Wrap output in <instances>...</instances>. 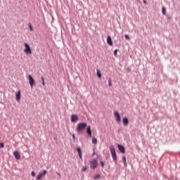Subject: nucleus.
Masks as SVG:
<instances>
[{
	"label": "nucleus",
	"instance_id": "1",
	"mask_svg": "<svg viewBox=\"0 0 180 180\" xmlns=\"http://www.w3.org/2000/svg\"><path fill=\"white\" fill-rule=\"evenodd\" d=\"M87 126H88V124H86V122L79 123L76 127L77 132L81 133V131H84V130L86 129Z\"/></svg>",
	"mask_w": 180,
	"mask_h": 180
},
{
	"label": "nucleus",
	"instance_id": "2",
	"mask_svg": "<svg viewBox=\"0 0 180 180\" xmlns=\"http://www.w3.org/2000/svg\"><path fill=\"white\" fill-rule=\"evenodd\" d=\"M110 151L113 159V161H115V162H117V156L116 155V149L115 148V146H110Z\"/></svg>",
	"mask_w": 180,
	"mask_h": 180
},
{
	"label": "nucleus",
	"instance_id": "3",
	"mask_svg": "<svg viewBox=\"0 0 180 180\" xmlns=\"http://www.w3.org/2000/svg\"><path fill=\"white\" fill-rule=\"evenodd\" d=\"M24 46H25L24 53H25L27 56L32 54V49H30V46H29L27 43H25Z\"/></svg>",
	"mask_w": 180,
	"mask_h": 180
},
{
	"label": "nucleus",
	"instance_id": "4",
	"mask_svg": "<svg viewBox=\"0 0 180 180\" xmlns=\"http://www.w3.org/2000/svg\"><path fill=\"white\" fill-rule=\"evenodd\" d=\"M98 167V160L96 159H94L90 161V168L91 169H95Z\"/></svg>",
	"mask_w": 180,
	"mask_h": 180
},
{
	"label": "nucleus",
	"instance_id": "5",
	"mask_svg": "<svg viewBox=\"0 0 180 180\" xmlns=\"http://www.w3.org/2000/svg\"><path fill=\"white\" fill-rule=\"evenodd\" d=\"M46 174H47V170H44L43 172H39L36 179L40 180L41 178H44V176H46Z\"/></svg>",
	"mask_w": 180,
	"mask_h": 180
},
{
	"label": "nucleus",
	"instance_id": "6",
	"mask_svg": "<svg viewBox=\"0 0 180 180\" xmlns=\"http://www.w3.org/2000/svg\"><path fill=\"white\" fill-rule=\"evenodd\" d=\"M28 79H29V83H30L31 88H33V86H34V84H36V82H34V79H33L32 75H29Z\"/></svg>",
	"mask_w": 180,
	"mask_h": 180
},
{
	"label": "nucleus",
	"instance_id": "7",
	"mask_svg": "<svg viewBox=\"0 0 180 180\" xmlns=\"http://www.w3.org/2000/svg\"><path fill=\"white\" fill-rule=\"evenodd\" d=\"M114 116L116 119V122H117V123H120L121 122L120 114H119L117 111H115Z\"/></svg>",
	"mask_w": 180,
	"mask_h": 180
},
{
	"label": "nucleus",
	"instance_id": "8",
	"mask_svg": "<svg viewBox=\"0 0 180 180\" xmlns=\"http://www.w3.org/2000/svg\"><path fill=\"white\" fill-rule=\"evenodd\" d=\"M71 122L72 123H77V122H78V116L72 114L71 115Z\"/></svg>",
	"mask_w": 180,
	"mask_h": 180
},
{
	"label": "nucleus",
	"instance_id": "9",
	"mask_svg": "<svg viewBox=\"0 0 180 180\" xmlns=\"http://www.w3.org/2000/svg\"><path fill=\"white\" fill-rule=\"evenodd\" d=\"M117 147L120 153H122V154H124L126 153V151L124 150V146L118 144Z\"/></svg>",
	"mask_w": 180,
	"mask_h": 180
},
{
	"label": "nucleus",
	"instance_id": "10",
	"mask_svg": "<svg viewBox=\"0 0 180 180\" xmlns=\"http://www.w3.org/2000/svg\"><path fill=\"white\" fill-rule=\"evenodd\" d=\"M13 155L15 158V160H20V154L18 151H14L13 152Z\"/></svg>",
	"mask_w": 180,
	"mask_h": 180
},
{
	"label": "nucleus",
	"instance_id": "11",
	"mask_svg": "<svg viewBox=\"0 0 180 180\" xmlns=\"http://www.w3.org/2000/svg\"><path fill=\"white\" fill-rule=\"evenodd\" d=\"M107 43L109 46H113V42L112 41V38L110 37V36H108L107 37Z\"/></svg>",
	"mask_w": 180,
	"mask_h": 180
},
{
	"label": "nucleus",
	"instance_id": "12",
	"mask_svg": "<svg viewBox=\"0 0 180 180\" xmlns=\"http://www.w3.org/2000/svg\"><path fill=\"white\" fill-rule=\"evenodd\" d=\"M21 95H20V91H18V93H15V99L19 102L20 101Z\"/></svg>",
	"mask_w": 180,
	"mask_h": 180
},
{
	"label": "nucleus",
	"instance_id": "13",
	"mask_svg": "<svg viewBox=\"0 0 180 180\" xmlns=\"http://www.w3.org/2000/svg\"><path fill=\"white\" fill-rule=\"evenodd\" d=\"M122 123L124 124V126H129V119L124 117L122 120Z\"/></svg>",
	"mask_w": 180,
	"mask_h": 180
},
{
	"label": "nucleus",
	"instance_id": "14",
	"mask_svg": "<svg viewBox=\"0 0 180 180\" xmlns=\"http://www.w3.org/2000/svg\"><path fill=\"white\" fill-rule=\"evenodd\" d=\"M86 133L88 134V136H89V137L92 136V131H91V127L89 126L86 129Z\"/></svg>",
	"mask_w": 180,
	"mask_h": 180
},
{
	"label": "nucleus",
	"instance_id": "15",
	"mask_svg": "<svg viewBox=\"0 0 180 180\" xmlns=\"http://www.w3.org/2000/svg\"><path fill=\"white\" fill-rule=\"evenodd\" d=\"M77 151L78 153L79 158L82 160V151L81 150V148H77Z\"/></svg>",
	"mask_w": 180,
	"mask_h": 180
},
{
	"label": "nucleus",
	"instance_id": "16",
	"mask_svg": "<svg viewBox=\"0 0 180 180\" xmlns=\"http://www.w3.org/2000/svg\"><path fill=\"white\" fill-rule=\"evenodd\" d=\"M122 161H123L124 167H127V162L126 161V157L125 156L122 157Z\"/></svg>",
	"mask_w": 180,
	"mask_h": 180
},
{
	"label": "nucleus",
	"instance_id": "17",
	"mask_svg": "<svg viewBox=\"0 0 180 180\" xmlns=\"http://www.w3.org/2000/svg\"><path fill=\"white\" fill-rule=\"evenodd\" d=\"M162 15H167V8L165 6L162 8Z\"/></svg>",
	"mask_w": 180,
	"mask_h": 180
},
{
	"label": "nucleus",
	"instance_id": "18",
	"mask_svg": "<svg viewBox=\"0 0 180 180\" xmlns=\"http://www.w3.org/2000/svg\"><path fill=\"white\" fill-rule=\"evenodd\" d=\"M97 77L98 78H102V75L101 74V71L97 69Z\"/></svg>",
	"mask_w": 180,
	"mask_h": 180
},
{
	"label": "nucleus",
	"instance_id": "19",
	"mask_svg": "<svg viewBox=\"0 0 180 180\" xmlns=\"http://www.w3.org/2000/svg\"><path fill=\"white\" fill-rule=\"evenodd\" d=\"M96 143H98V139H96V138H93L92 139V143L93 144H96Z\"/></svg>",
	"mask_w": 180,
	"mask_h": 180
},
{
	"label": "nucleus",
	"instance_id": "20",
	"mask_svg": "<svg viewBox=\"0 0 180 180\" xmlns=\"http://www.w3.org/2000/svg\"><path fill=\"white\" fill-rule=\"evenodd\" d=\"M28 27H29L30 32H33V27H32V24L29 23L28 24Z\"/></svg>",
	"mask_w": 180,
	"mask_h": 180
},
{
	"label": "nucleus",
	"instance_id": "21",
	"mask_svg": "<svg viewBox=\"0 0 180 180\" xmlns=\"http://www.w3.org/2000/svg\"><path fill=\"white\" fill-rule=\"evenodd\" d=\"M94 179H101V175L96 174V175L94 176Z\"/></svg>",
	"mask_w": 180,
	"mask_h": 180
},
{
	"label": "nucleus",
	"instance_id": "22",
	"mask_svg": "<svg viewBox=\"0 0 180 180\" xmlns=\"http://www.w3.org/2000/svg\"><path fill=\"white\" fill-rule=\"evenodd\" d=\"M100 164L103 168L105 167V163L103 162V161H100Z\"/></svg>",
	"mask_w": 180,
	"mask_h": 180
},
{
	"label": "nucleus",
	"instance_id": "23",
	"mask_svg": "<svg viewBox=\"0 0 180 180\" xmlns=\"http://www.w3.org/2000/svg\"><path fill=\"white\" fill-rule=\"evenodd\" d=\"M31 175H32V176H33V178H34V176H36V172H34V171H32L31 172Z\"/></svg>",
	"mask_w": 180,
	"mask_h": 180
},
{
	"label": "nucleus",
	"instance_id": "24",
	"mask_svg": "<svg viewBox=\"0 0 180 180\" xmlns=\"http://www.w3.org/2000/svg\"><path fill=\"white\" fill-rule=\"evenodd\" d=\"M124 37H125V39H127V40H130V37H129V35L125 34Z\"/></svg>",
	"mask_w": 180,
	"mask_h": 180
},
{
	"label": "nucleus",
	"instance_id": "25",
	"mask_svg": "<svg viewBox=\"0 0 180 180\" xmlns=\"http://www.w3.org/2000/svg\"><path fill=\"white\" fill-rule=\"evenodd\" d=\"M108 85L109 86H112V81L110 79L108 81Z\"/></svg>",
	"mask_w": 180,
	"mask_h": 180
},
{
	"label": "nucleus",
	"instance_id": "26",
	"mask_svg": "<svg viewBox=\"0 0 180 180\" xmlns=\"http://www.w3.org/2000/svg\"><path fill=\"white\" fill-rule=\"evenodd\" d=\"M82 171H83V172H85V171H86V166H85L82 168Z\"/></svg>",
	"mask_w": 180,
	"mask_h": 180
},
{
	"label": "nucleus",
	"instance_id": "27",
	"mask_svg": "<svg viewBox=\"0 0 180 180\" xmlns=\"http://www.w3.org/2000/svg\"><path fill=\"white\" fill-rule=\"evenodd\" d=\"M114 55L115 56H117V49L115 50Z\"/></svg>",
	"mask_w": 180,
	"mask_h": 180
},
{
	"label": "nucleus",
	"instance_id": "28",
	"mask_svg": "<svg viewBox=\"0 0 180 180\" xmlns=\"http://www.w3.org/2000/svg\"><path fill=\"white\" fill-rule=\"evenodd\" d=\"M0 148H4V143H0Z\"/></svg>",
	"mask_w": 180,
	"mask_h": 180
},
{
	"label": "nucleus",
	"instance_id": "29",
	"mask_svg": "<svg viewBox=\"0 0 180 180\" xmlns=\"http://www.w3.org/2000/svg\"><path fill=\"white\" fill-rule=\"evenodd\" d=\"M56 174L59 176V178H61V174H60V172H57Z\"/></svg>",
	"mask_w": 180,
	"mask_h": 180
},
{
	"label": "nucleus",
	"instance_id": "30",
	"mask_svg": "<svg viewBox=\"0 0 180 180\" xmlns=\"http://www.w3.org/2000/svg\"><path fill=\"white\" fill-rule=\"evenodd\" d=\"M72 139L73 140H75V135L74 134H72Z\"/></svg>",
	"mask_w": 180,
	"mask_h": 180
},
{
	"label": "nucleus",
	"instance_id": "31",
	"mask_svg": "<svg viewBox=\"0 0 180 180\" xmlns=\"http://www.w3.org/2000/svg\"><path fill=\"white\" fill-rule=\"evenodd\" d=\"M41 79L42 82H44V77H41Z\"/></svg>",
	"mask_w": 180,
	"mask_h": 180
},
{
	"label": "nucleus",
	"instance_id": "32",
	"mask_svg": "<svg viewBox=\"0 0 180 180\" xmlns=\"http://www.w3.org/2000/svg\"><path fill=\"white\" fill-rule=\"evenodd\" d=\"M42 85H43V86H44L46 85V83L44 82V81L42 82Z\"/></svg>",
	"mask_w": 180,
	"mask_h": 180
},
{
	"label": "nucleus",
	"instance_id": "33",
	"mask_svg": "<svg viewBox=\"0 0 180 180\" xmlns=\"http://www.w3.org/2000/svg\"><path fill=\"white\" fill-rule=\"evenodd\" d=\"M143 4H147V1L143 0Z\"/></svg>",
	"mask_w": 180,
	"mask_h": 180
},
{
	"label": "nucleus",
	"instance_id": "34",
	"mask_svg": "<svg viewBox=\"0 0 180 180\" xmlns=\"http://www.w3.org/2000/svg\"><path fill=\"white\" fill-rule=\"evenodd\" d=\"M95 154H96L95 152H94V153H93V155H95Z\"/></svg>",
	"mask_w": 180,
	"mask_h": 180
}]
</instances>
